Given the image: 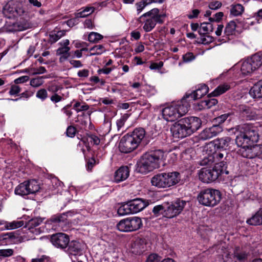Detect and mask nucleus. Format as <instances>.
I'll return each mask as SVG.
<instances>
[{
    "mask_svg": "<svg viewBox=\"0 0 262 262\" xmlns=\"http://www.w3.org/2000/svg\"><path fill=\"white\" fill-rule=\"evenodd\" d=\"M235 139L237 145L241 147L239 152L244 158L252 159L262 153V146L254 145L259 139L257 128L252 125L244 124L238 128Z\"/></svg>",
    "mask_w": 262,
    "mask_h": 262,
    "instance_id": "obj_1",
    "label": "nucleus"
},
{
    "mask_svg": "<svg viewBox=\"0 0 262 262\" xmlns=\"http://www.w3.org/2000/svg\"><path fill=\"white\" fill-rule=\"evenodd\" d=\"M201 125L202 121L199 118L186 117L174 123L170 127V131L173 137L183 138L198 130Z\"/></svg>",
    "mask_w": 262,
    "mask_h": 262,
    "instance_id": "obj_2",
    "label": "nucleus"
},
{
    "mask_svg": "<svg viewBox=\"0 0 262 262\" xmlns=\"http://www.w3.org/2000/svg\"><path fill=\"white\" fill-rule=\"evenodd\" d=\"M163 157L164 152L161 150L146 152L137 163L138 171L146 174L155 169L158 168Z\"/></svg>",
    "mask_w": 262,
    "mask_h": 262,
    "instance_id": "obj_3",
    "label": "nucleus"
},
{
    "mask_svg": "<svg viewBox=\"0 0 262 262\" xmlns=\"http://www.w3.org/2000/svg\"><path fill=\"white\" fill-rule=\"evenodd\" d=\"M145 136L143 128H136L131 134L124 136L120 141L119 148L121 152L129 153L136 149Z\"/></svg>",
    "mask_w": 262,
    "mask_h": 262,
    "instance_id": "obj_4",
    "label": "nucleus"
},
{
    "mask_svg": "<svg viewBox=\"0 0 262 262\" xmlns=\"http://www.w3.org/2000/svg\"><path fill=\"white\" fill-rule=\"evenodd\" d=\"M189 107L190 105L186 101V98H183L181 101L173 103L163 108V118L167 121H174L186 114Z\"/></svg>",
    "mask_w": 262,
    "mask_h": 262,
    "instance_id": "obj_5",
    "label": "nucleus"
},
{
    "mask_svg": "<svg viewBox=\"0 0 262 262\" xmlns=\"http://www.w3.org/2000/svg\"><path fill=\"white\" fill-rule=\"evenodd\" d=\"M180 180L178 172H162L155 175L151 179V183L158 188H167L178 183Z\"/></svg>",
    "mask_w": 262,
    "mask_h": 262,
    "instance_id": "obj_6",
    "label": "nucleus"
},
{
    "mask_svg": "<svg viewBox=\"0 0 262 262\" xmlns=\"http://www.w3.org/2000/svg\"><path fill=\"white\" fill-rule=\"evenodd\" d=\"M159 13V10L157 8H154L138 18L137 20L139 22L144 23L143 28L145 32H148L151 31L157 23L162 24L163 23V18L165 17V15Z\"/></svg>",
    "mask_w": 262,
    "mask_h": 262,
    "instance_id": "obj_7",
    "label": "nucleus"
},
{
    "mask_svg": "<svg viewBox=\"0 0 262 262\" xmlns=\"http://www.w3.org/2000/svg\"><path fill=\"white\" fill-rule=\"evenodd\" d=\"M26 0H10L3 8L4 15L8 17H17L27 15Z\"/></svg>",
    "mask_w": 262,
    "mask_h": 262,
    "instance_id": "obj_8",
    "label": "nucleus"
},
{
    "mask_svg": "<svg viewBox=\"0 0 262 262\" xmlns=\"http://www.w3.org/2000/svg\"><path fill=\"white\" fill-rule=\"evenodd\" d=\"M197 199L200 204L208 207H214L221 200V194L219 190L207 188L202 190L198 195Z\"/></svg>",
    "mask_w": 262,
    "mask_h": 262,
    "instance_id": "obj_9",
    "label": "nucleus"
},
{
    "mask_svg": "<svg viewBox=\"0 0 262 262\" xmlns=\"http://www.w3.org/2000/svg\"><path fill=\"white\" fill-rule=\"evenodd\" d=\"M262 65V55L255 54L250 58L243 61L241 66V71L243 75H248L258 69Z\"/></svg>",
    "mask_w": 262,
    "mask_h": 262,
    "instance_id": "obj_10",
    "label": "nucleus"
},
{
    "mask_svg": "<svg viewBox=\"0 0 262 262\" xmlns=\"http://www.w3.org/2000/svg\"><path fill=\"white\" fill-rule=\"evenodd\" d=\"M40 189L39 185L35 180L25 181L18 185L15 189L16 194L21 196L27 195L37 192Z\"/></svg>",
    "mask_w": 262,
    "mask_h": 262,
    "instance_id": "obj_11",
    "label": "nucleus"
},
{
    "mask_svg": "<svg viewBox=\"0 0 262 262\" xmlns=\"http://www.w3.org/2000/svg\"><path fill=\"white\" fill-rule=\"evenodd\" d=\"M187 202L178 199L164 210L165 215L168 218H172L181 213Z\"/></svg>",
    "mask_w": 262,
    "mask_h": 262,
    "instance_id": "obj_12",
    "label": "nucleus"
},
{
    "mask_svg": "<svg viewBox=\"0 0 262 262\" xmlns=\"http://www.w3.org/2000/svg\"><path fill=\"white\" fill-rule=\"evenodd\" d=\"M220 174V171L215 168L205 167L200 170L199 177L202 182L208 183L216 180Z\"/></svg>",
    "mask_w": 262,
    "mask_h": 262,
    "instance_id": "obj_13",
    "label": "nucleus"
},
{
    "mask_svg": "<svg viewBox=\"0 0 262 262\" xmlns=\"http://www.w3.org/2000/svg\"><path fill=\"white\" fill-rule=\"evenodd\" d=\"M41 217L33 218L25 223V227L32 233L35 235H38L43 232L44 228L40 225L42 222Z\"/></svg>",
    "mask_w": 262,
    "mask_h": 262,
    "instance_id": "obj_14",
    "label": "nucleus"
},
{
    "mask_svg": "<svg viewBox=\"0 0 262 262\" xmlns=\"http://www.w3.org/2000/svg\"><path fill=\"white\" fill-rule=\"evenodd\" d=\"M223 131L222 127L219 125H213L212 126L204 129L200 134V139L202 140H209L221 133Z\"/></svg>",
    "mask_w": 262,
    "mask_h": 262,
    "instance_id": "obj_15",
    "label": "nucleus"
},
{
    "mask_svg": "<svg viewBox=\"0 0 262 262\" xmlns=\"http://www.w3.org/2000/svg\"><path fill=\"white\" fill-rule=\"evenodd\" d=\"M69 237L66 234L58 233L53 234L51 237V242L57 248L62 249L66 248L69 243Z\"/></svg>",
    "mask_w": 262,
    "mask_h": 262,
    "instance_id": "obj_16",
    "label": "nucleus"
},
{
    "mask_svg": "<svg viewBox=\"0 0 262 262\" xmlns=\"http://www.w3.org/2000/svg\"><path fill=\"white\" fill-rule=\"evenodd\" d=\"M213 161L215 164L222 168L221 170L226 169L228 162V156L226 150H222L221 151H215L212 156Z\"/></svg>",
    "mask_w": 262,
    "mask_h": 262,
    "instance_id": "obj_17",
    "label": "nucleus"
},
{
    "mask_svg": "<svg viewBox=\"0 0 262 262\" xmlns=\"http://www.w3.org/2000/svg\"><path fill=\"white\" fill-rule=\"evenodd\" d=\"M209 88L205 84L201 85L195 91L191 93H187L183 98H186V101L188 103L191 101L195 100L202 98L208 92Z\"/></svg>",
    "mask_w": 262,
    "mask_h": 262,
    "instance_id": "obj_18",
    "label": "nucleus"
},
{
    "mask_svg": "<svg viewBox=\"0 0 262 262\" xmlns=\"http://www.w3.org/2000/svg\"><path fill=\"white\" fill-rule=\"evenodd\" d=\"M146 250V241L143 238L136 239L131 245L130 251L135 254H140Z\"/></svg>",
    "mask_w": 262,
    "mask_h": 262,
    "instance_id": "obj_19",
    "label": "nucleus"
},
{
    "mask_svg": "<svg viewBox=\"0 0 262 262\" xmlns=\"http://www.w3.org/2000/svg\"><path fill=\"white\" fill-rule=\"evenodd\" d=\"M231 138L229 137H224L221 138H217L209 144L210 146L214 147L216 149H222L226 150L227 148L228 147Z\"/></svg>",
    "mask_w": 262,
    "mask_h": 262,
    "instance_id": "obj_20",
    "label": "nucleus"
},
{
    "mask_svg": "<svg viewBox=\"0 0 262 262\" xmlns=\"http://www.w3.org/2000/svg\"><path fill=\"white\" fill-rule=\"evenodd\" d=\"M133 213H136L144 209L148 203L141 199H136L129 201Z\"/></svg>",
    "mask_w": 262,
    "mask_h": 262,
    "instance_id": "obj_21",
    "label": "nucleus"
},
{
    "mask_svg": "<svg viewBox=\"0 0 262 262\" xmlns=\"http://www.w3.org/2000/svg\"><path fill=\"white\" fill-rule=\"evenodd\" d=\"M129 171L127 166H122L116 172L114 180L116 182H120L126 180L129 176Z\"/></svg>",
    "mask_w": 262,
    "mask_h": 262,
    "instance_id": "obj_22",
    "label": "nucleus"
},
{
    "mask_svg": "<svg viewBox=\"0 0 262 262\" xmlns=\"http://www.w3.org/2000/svg\"><path fill=\"white\" fill-rule=\"evenodd\" d=\"M68 251L70 254L76 255L79 254L82 251V247L80 243L78 242L73 241L69 242Z\"/></svg>",
    "mask_w": 262,
    "mask_h": 262,
    "instance_id": "obj_23",
    "label": "nucleus"
},
{
    "mask_svg": "<svg viewBox=\"0 0 262 262\" xmlns=\"http://www.w3.org/2000/svg\"><path fill=\"white\" fill-rule=\"evenodd\" d=\"M247 223L253 226L262 225V208L259 209L251 218L248 219Z\"/></svg>",
    "mask_w": 262,
    "mask_h": 262,
    "instance_id": "obj_24",
    "label": "nucleus"
},
{
    "mask_svg": "<svg viewBox=\"0 0 262 262\" xmlns=\"http://www.w3.org/2000/svg\"><path fill=\"white\" fill-rule=\"evenodd\" d=\"M248 252L241 249L239 247L235 248L233 253L234 258L239 262L246 261L248 259Z\"/></svg>",
    "mask_w": 262,
    "mask_h": 262,
    "instance_id": "obj_25",
    "label": "nucleus"
},
{
    "mask_svg": "<svg viewBox=\"0 0 262 262\" xmlns=\"http://www.w3.org/2000/svg\"><path fill=\"white\" fill-rule=\"evenodd\" d=\"M250 94L254 98H262V80L256 83L250 91Z\"/></svg>",
    "mask_w": 262,
    "mask_h": 262,
    "instance_id": "obj_26",
    "label": "nucleus"
},
{
    "mask_svg": "<svg viewBox=\"0 0 262 262\" xmlns=\"http://www.w3.org/2000/svg\"><path fill=\"white\" fill-rule=\"evenodd\" d=\"M130 231H133L140 229L142 226L141 219L138 217H128Z\"/></svg>",
    "mask_w": 262,
    "mask_h": 262,
    "instance_id": "obj_27",
    "label": "nucleus"
},
{
    "mask_svg": "<svg viewBox=\"0 0 262 262\" xmlns=\"http://www.w3.org/2000/svg\"><path fill=\"white\" fill-rule=\"evenodd\" d=\"M210 23H203L201 24L199 33L200 35H204L213 31L214 27Z\"/></svg>",
    "mask_w": 262,
    "mask_h": 262,
    "instance_id": "obj_28",
    "label": "nucleus"
},
{
    "mask_svg": "<svg viewBox=\"0 0 262 262\" xmlns=\"http://www.w3.org/2000/svg\"><path fill=\"white\" fill-rule=\"evenodd\" d=\"M72 215V213L71 212H68L62 214H56L52 216L51 218V221L55 223H65L67 220V217L69 216H71Z\"/></svg>",
    "mask_w": 262,
    "mask_h": 262,
    "instance_id": "obj_29",
    "label": "nucleus"
},
{
    "mask_svg": "<svg viewBox=\"0 0 262 262\" xmlns=\"http://www.w3.org/2000/svg\"><path fill=\"white\" fill-rule=\"evenodd\" d=\"M70 47L62 46L56 50V55H61L59 59L60 61L67 59L70 56Z\"/></svg>",
    "mask_w": 262,
    "mask_h": 262,
    "instance_id": "obj_30",
    "label": "nucleus"
},
{
    "mask_svg": "<svg viewBox=\"0 0 262 262\" xmlns=\"http://www.w3.org/2000/svg\"><path fill=\"white\" fill-rule=\"evenodd\" d=\"M24 225H25V222L21 220L6 222L5 228L7 230H13L21 227Z\"/></svg>",
    "mask_w": 262,
    "mask_h": 262,
    "instance_id": "obj_31",
    "label": "nucleus"
},
{
    "mask_svg": "<svg viewBox=\"0 0 262 262\" xmlns=\"http://www.w3.org/2000/svg\"><path fill=\"white\" fill-rule=\"evenodd\" d=\"M217 102V99L215 98H208V99L201 101L199 103V106L201 109H208L216 105Z\"/></svg>",
    "mask_w": 262,
    "mask_h": 262,
    "instance_id": "obj_32",
    "label": "nucleus"
},
{
    "mask_svg": "<svg viewBox=\"0 0 262 262\" xmlns=\"http://www.w3.org/2000/svg\"><path fill=\"white\" fill-rule=\"evenodd\" d=\"M117 229L122 232H129L130 228L128 218L120 221L117 225Z\"/></svg>",
    "mask_w": 262,
    "mask_h": 262,
    "instance_id": "obj_33",
    "label": "nucleus"
},
{
    "mask_svg": "<svg viewBox=\"0 0 262 262\" xmlns=\"http://www.w3.org/2000/svg\"><path fill=\"white\" fill-rule=\"evenodd\" d=\"M117 212L120 215H125L133 213L129 201L120 206L118 209Z\"/></svg>",
    "mask_w": 262,
    "mask_h": 262,
    "instance_id": "obj_34",
    "label": "nucleus"
},
{
    "mask_svg": "<svg viewBox=\"0 0 262 262\" xmlns=\"http://www.w3.org/2000/svg\"><path fill=\"white\" fill-rule=\"evenodd\" d=\"M230 9V13L234 16L241 15L244 11V7L239 4L232 5Z\"/></svg>",
    "mask_w": 262,
    "mask_h": 262,
    "instance_id": "obj_35",
    "label": "nucleus"
},
{
    "mask_svg": "<svg viewBox=\"0 0 262 262\" xmlns=\"http://www.w3.org/2000/svg\"><path fill=\"white\" fill-rule=\"evenodd\" d=\"M94 10L95 8L94 7H86L82 11L75 13V15L76 18L85 17L91 14Z\"/></svg>",
    "mask_w": 262,
    "mask_h": 262,
    "instance_id": "obj_36",
    "label": "nucleus"
},
{
    "mask_svg": "<svg viewBox=\"0 0 262 262\" xmlns=\"http://www.w3.org/2000/svg\"><path fill=\"white\" fill-rule=\"evenodd\" d=\"M230 89V86L227 84H223L218 86L214 91L211 93L213 96H219Z\"/></svg>",
    "mask_w": 262,
    "mask_h": 262,
    "instance_id": "obj_37",
    "label": "nucleus"
},
{
    "mask_svg": "<svg viewBox=\"0 0 262 262\" xmlns=\"http://www.w3.org/2000/svg\"><path fill=\"white\" fill-rule=\"evenodd\" d=\"M236 26V25L234 21H230L225 27V34L227 36L233 34L235 31Z\"/></svg>",
    "mask_w": 262,
    "mask_h": 262,
    "instance_id": "obj_38",
    "label": "nucleus"
},
{
    "mask_svg": "<svg viewBox=\"0 0 262 262\" xmlns=\"http://www.w3.org/2000/svg\"><path fill=\"white\" fill-rule=\"evenodd\" d=\"M90 56L100 55L105 51L104 47L101 45H96L90 49Z\"/></svg>",
    "mask_w": 262,
    "mask_h": 262,
    "instance_id": "obj_39",
    "label": "nucleus"
},
{
    "mask_svg": "<svg viewBox=\"0 0 262 262\" xmlns=\"http://www.w3.org/2000/svg\"><path fill=\"white\" fill-rule=\"evenodd\" d=\"M47 78L46 76L37 77L30 80V85L34 88L41 85L43 83V79Z\"/></svg>",
    "mask_w": 262,
    "mask_h": 262,
    "instance_id": "obj_40",
    "label": "nucleus"
},
{
    "mask_svg": "<svg viewBox=\"0 0 262 262\" xmlns=\"http://www.w3.org/2000/svg\"><path fill=\"white\" fill-rule=\"evenodd\" d=\"M103 38V36L98 33L92 32L88 36V40L90 42H98Z\"/></svg>",
    "mask_w": 262,
    "mask_h": 262,
    "instance_id": "obj_41",
    "label": "nucleus"
},
{
    "mask_svg": "<svg viewBox=\"0 0 262 262\" xmlns=\"http://www.w3.org/2000/svg\"><path fill=\"white\" fill-rule=\"evenodd\" d=\"M65 34L66 31L64 30L59 31L56 33L50 34V39L51 41L55 42L63 36Z\"/></svg>",
    "mask_w": 262,
    "mask_h": 262,
    "instance_id": "obj_42",
    "label": "nucleus"
},
{
    "mask_svg": "<svg viewBox=\"0 0 262 262\" xmlns=\"http://www.w3.org/2000/svg\"><path fill=\"white\" fill-rule=\"evenodd\" d=\"M193 150L191 148H188L183 151L181 155V158L184 161L190 160L192 159V153Z\"/></svg>",
    "mask_w": 262,
    "mask_h": 262,
    "instance_id": "obj_43",
    "label": "nucleus"
},
{
    "mask_svg": "<svg viewBox=\"0 0 262 262\" xmlns=\"http://www.w3.org/2000/svg\"><path fill=\"white\" fill-rule=\"evenodd\" d=\"M128 118V114H125L122 115L119 119L117 120L116 124L118 130H120L121 128L124 126L125 122L127 120Z\"/></svg>",
    "mask_w": 262,
    "mask_h": 262,
    "instance_id": "obj_44",
    "label": "nucleus"
},
{
    "mask_svg": "<svg viewBox=\"0 0 262 262\" xmlns=\"http://www.w3.org/2000/svg\"><path fill=\"white\" fill-rule=\"evenodd\" d=\"M5 240H9L10 242L14 243L17 238V235L14 232L7 233L3 235Z\"/></svg>",
    "mask_w": 262,
    "mask_h": 262,
    "instance_id": "obj_45",
    "label": "nucleus"
},
{
    "mask_svg": "<svg viewBox=\"0 0 262 262\" xmlns=\"http://www.w3.org/2000/svg\"><path fill=\"white\" fill-rule=\"evenodd\" d=\"M73 107L77 113L81 111H86L89 108L88 105L85 104L81 105V103L79 102H76Z\"/></svg>",
    "mask_w": 262,
    "mask_h": 262,
    "instance_id": "obj_46",
    "label": "nucleus"
},
{
    "mask_svg": "<svg viewBox=\"0 0 262 262\" xmlns=\"http://www.w3.org/2000/svg\"><path fill=\"white\" fill-rule=\"evenodd\" d=\"M150 4H151L150 0H145L143 2L137 3L136 6L138 14H139L147 5Z\"/></svg>",
    "mask_w": 262,
    "mask_h": 262,
    "instance_id": "obj_47",
    "label": "nucleus"
},
{
    "mask_svg": "<svg viewBox=\"0 0 262 262\" xmlns=\"http://www.w3.org/2000/svg\"><path fill=\"white\" fill-rule=\"evenodd\" d=\"M36 96L42 100H45L48 97L47 90L45 89H40L37 92Z\"/></svg>",
    "mask_w": 262,
    "mask_h": 262,
    "instance_id": "obj_48",
    "label": "nucleus"
},
{
    "mask_svg": "<svg viewBox=\"0 0 262 262\" xmlns=\"http://www.w3.org/2000/svg\"><path fill=\"white\" fill-rule=\"evenodd\" d=\"M13 254V250L11 249L0 250V257H9Z\"/></svg>",
    "mask_w": 262,
    "mask_h": 262,
    "instance_id": "obj_49",
    "label": "nucleus"
},
{
    "mask_svg": "<svg viewBox=\"0 0 262 262\" xmlns=\"http://www.w3.org/2000/svg\"><path fill=\"white\" fill-rule=\"evenodd\" d=\"M145 262H161V258L157 254H151L147 257Z\"/></svg>",
    "mask_w": 262,
    "mask_h": 262,
    "instance_id": "obj_50",
    "label": "nucleus"
},
{
    "mask_svg": "<svg viewBox=\"0 0 262 262\" xmlns=\"http://www.w3.org/2000/svg\"><path fill=\"white\" fill-rule=\"evenodd\" d=\"M213 157L212 156H209L208 157H205L201 162V165H209L213 162Z\"/></svg>",
    "mask_w": 262,
    "mask_h": 262,
    "instance_id": "obj_51",
    "label": "nucleus"
},
{
    "mask_svg": "<svg viewBox=\"0 0 262 262\" xmlns=\"http://www.w3.org/2000/svg\"><path fill=\"white\" fill-rule=\"evenodd\" d=\"M183 60L184 62H188L194 59L195 57L191 52H188L183 56Z\"/></svg>",
    "mask_w": 262,
    "mask_h": 262,
    "instance_id": "obj_52",
    "label": "nucleus"
},
{
    "mask_svg": "<svg viewBox=\"0 0 262 262\" xmlns=\"http://www.w3.org/2000/svg\"><path fill=\"white\" fill-rule=\"evenodd\" d=\"M201 36L200 40L201 42L203 44H209L213 41V38L211 36L207 35L205 36V35Z\"/></svg>",
    "mask_w": 262,
    "mask_h": 262,
    "instance_id": "obj_53",
    "label": "nucleus"
},
{
    "mask_svg": "<svg viewBox=\"0 0 262 262\" xmlns=\"http://www.w3.org/2000/svg\"><path fill=\"white\" fill-rule=\"evenodd\" d=\"M28 28L26 25H20L18 23L13 24V27L10 30L12 31H20L27 29Z\"/></svg>",
    "mask_w": 262,
    "mask_h": 262,
    "instance_id": "obj_54",
    "label": "nucleus"
},
{
    "mask_svg": "<svg viewBox=\"0 0 262 262\" xmlns=\"http://www.w3.org/2000/svg\"><path fill=\"white\" fill-rule=\"evenodd\" d=\"M20 91L21 89L19 86L14 84L11 85L9 93L10 95H15L18 94Z\"/></svg>",
    "mask_w": 262,
    "mask_h": 262,
    "instance_id": "obj_55",
    "label": "nucleus"
},
{
    "mask_svg": "<svg viewBox=\"0 0 262 262\" xmlns=\"http://www.w3.org/2000/svg\"><path fill=\"white\" fill-rule=\"evenodd\" d=\"M224 16V14L222 12H219L216 13L214 15V17H210L209 18V20L210 22H213V21H216L219 22L222 18L223 16Z\"/></svg>",
    "mask_w": 262,
    "mask_h": 262,
    "instance_id": "obj_56",
    "label": "nucleus"
},
{
    "mask_svg": "<svg viewBox=\"0 0 262 262\" xmlns=\"http://www.w3.org/2000/svg\"><path fill=\"white\" fill-rule=\"evenodd\" d=\"M165 209L162 205H157L153 208L152 212L154 214L158 215L161 213H162L163 211L164 212Z\"/></svg>",
    "mask_w": 262,
    "mask_h": 262,
    "instance_id": "obj_57",
    "label": "nucleus"
},
{
    "mask_svg": "<svg viewBox=\"0 0 262 262\" xmlns=\"http://www.w3.org/2000/svg\"><path fill=\"white\" fill-rule=\"evenodd\" d=\"M222 6V3L219 1H215L210 3L209 5V8L212 10H217Z\"/></svg>",
    "mask_w": 262,
    "mask_h": 262,
    "instance_id": "obj_58",
    "label": "nucleus"
},
{
    "mask_svg": "<svg viewBox=\"0 0 262 262\" xmlns=\"http://www.w3.org/2000/svg\"><path fill=\"white\" fill-rule=\"evenodd\" d=\"M228 114H225L221 115L220 116L215 118L214 121L219 124L223 123L228 117Z\"/></svg>",
    "mask_w": 262,
    "mask_h": 262,
    "instance_id": "obj_59",
    "label": "nucleus"
},
{
    "mask_svg": "<svg viewBox=\"0 0 262 262\" xmlns=\"http://www.w3.org/2000/svg\"><path fill=\"white\" fill-rule=\"evenodd\" d=\"M76 128L72 126H70L67 128V135L68 137H73L76 133Z\"/></svg>",
    "mask_w": 262,
    "mask_h": 262,
    "instance_id": "obj_60",
    "label": "nucleus"
},
{
    "mask_svg": "<svg viewBox=\"0 0 262 262\" xmlns=\"http://www.w3.org/2000/svg\"><path fill=\"white\" fill-rule=\"evenodd\" d=\"M29 77L28 76H23L14 80L15 84L22 83L28 81Z\"/></svg>",
    "mask_w": 262,
    "mask_h": 262,
    "instance_id": "obj_61",
    "label": "nucleus"
},
{
    "mask_svg": "<svg viewBox=\"0 0 262 262\" xmlns=\"http://www.w3.org/2000/svg\"><path fill=\"white\" fill-rule=\"evenodd\" d=\"M89 138L90 139V141L91 143H93L95 145H99L100 142V139L96 135H91L89 136Z\"/></svg>",
    "mask_w": 262,
    "mask_h": 262,
    "instance_id": "obj_62",
    "label": "nucleus"
},
{
    "mask_svg": "<svg viewBox=\"0 0 262 262\" xmlns=\"http://www.w3.org/2000/svg\"><path fill=\"white\" fill-rule=\"evenodd\" d=\"M163 66V63L162 61H160L158 63H152L149 68L151 70H159L161 69Z\"/></svg>",
    "mask_w": 262,
    "mask_h": 262,
    "instance_id": "obj_63",
    "label": "nucleus"
},
{
    "mask_svg": "<svg viewBox=\"0 0 262 262\" xmlns=\"http://www.w3.org/2000/svg\"><path fill=\"white\" fill-rule=\"evenodd\" d=\"M70 63L73 67L75 68H80L83 66L81 62L79 60H70Z\"/></svg>",
    "mask_w": 262,
    "mask_h": 262,
    "instance_id": "obj_64",
    "label": "nucleus"
}]
</instances>
